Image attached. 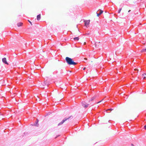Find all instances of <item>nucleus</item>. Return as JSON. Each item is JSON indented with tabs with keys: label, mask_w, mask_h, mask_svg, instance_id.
I'll return each mask as SVG.
<instances>
[{
	"label": "nucleus",
	"mask_w": 146,
	"mask_h": 146,
	"mask_svg": "<svg viewBox=\"0 0 146 146\" xmlns=\"http://www.w3.org/2000/svg\"><path fill=\"white\" fill-rule=\"evenodd\" d=\"M22 24H23V23H17V25L18 27H19L21 26Z\"/></svg>",
	"instance_id": "ddd939ff"
},
{
	"label": "nucleus",
	"mask_w": 146,
	"mask_h": 146,
	"mask_svg": "<svg viewBox=\"0 0 146 146\" xmlns=\"http://www.w3.org/2000/svg\"><path fill=\"white\" fill-rule=\"evenodd\" d=\"M131 11V10H129L128 11V12L129 13V12H130Z\"/></svg>",
	"instance_id": "b1692460"
},
{
	"label": "nucleus",
	"mask_w": 146,
	"mask_h": 146,
	"mask_svg": "<svg viewBox=\"0 0 146 146\" xmlns=\"http://www.w3.org/2000/svg\"><path fill=\"white\" fill-rule=\"evenodd\" d=\"M113 110V109H112V108H110V109H107L106 111H112V110Z\"/></svg>",
	"instance_id": "2eb2a0df"
},
{
	"label": "nucleus",
	"mask_w": 146,
	"mask_h": 146,
	"mask_svg": "<svg viewBox=\"0 0 146 146\" xmlns=\"http://www.w3.org/2000/svg\"><path fill=\"white\" fill-rule=\"evenodd\" d=\"M90 21V20H84V23L85 26L88 27V25L89 24Z\"/></svg>",
	"instance_id": "7ed1b4c3"
},
{
	"label": "nucleus",
	"mask_w": 146,
	"mask_h": 146,
	"mask_svg": "<svg viewBox=\"0 0 146 146\" xmlns=\"http://www.w3.org/2000/svg\"><path fill=\"white\" fill-rule=\"evenodd\" d=\"M121 9H122L121 8H120L119 9V10L118 11V13H119L120 12V11L121 10Z\"/></svg>",
	"instance_id": "f3484780"
},
{
	"label": "nucleus",
	"mask_w": 146,
	"mask_h": 146,
	"mask_svg": "<svg viewBox=\"0 0 146 146\" xmlns=\"http://www.w3.org/2000/svg\"><path fill=\"white\" fill-rule=\"evenodd\" d=\"M89 34H90V33H87V34L88 35H89Z\"/></svg>",
	"instance_id": "393cba45"
},
{
	"label": "nucleus",
	"mask_w": 146,
	"mask_h": 146,
	"mask_svg": "<svg viewBox=\"0 0 146 146\" xmlns=\"http://www.w3.org/2000/svg\"><path fill=\"white\" fill-rule=\"evenodd\" d=\"M79 38L78 37H75L74 38V40L75 41H78L79 40Z\"/></svg>",
	"instance_id": "9d476101"
},
{
	"label": "nucleus",
	"mask_w": 146,
	"mask_h": 146,
	"mask_svg": "<svg viewBox=\"0 0 146 146\" xmlns=\"http://www.w3.org/2000/svg\"><path fill=\"white\" fill-rule=\"evenodd\" d=\"M144 128L145 129H146V125L144 126Z\"/></svg>",
	"instance_id": "aec40b11"
},
{
	"label": "nucleus",
	"mask_w": 146,
	"mask_h": 146,
	"mask_svg": "<svg viewBox=\"0 0 146 146\" xmlns=\"http://www.w3.org/2000/svg\"><path fill=\"white\" fill-rule=\"evenodd\" d=\"M58 136H59V135H58V136H57L55 137V138L56 139V138H57V137Z\"/></svg>",
	"instance_id": "5701e85b"
},
{
	"label": "nucleus",
	"mask_w": 146,
	"mask_h": 146,
	"mask_svg": "<svg viewBox=\"0 0 146 146\" xmlns=\"http://www.w3.org/2000/svg\"><path fill=\"white\" fill-rule=\"evenodd\" d=\"M101 101H100V102H98V103H100V102H101Z\"/></svg>",
	"instance_id": "bb28decb"
},
{
	"label": "nucleus",
	"mask_w": 146,
	"mask_h": 146,
	"mask_svg": "<svg viewBox=\"0 0 146 146\" xmlns=\"http://www.w3.org/2000/svg\"><path fill=\"white\" fill-rule=\"evenodd\" d=\"M2 60L4 64H7V65H9V63L7 62V61L6 58H2Z\"/></svg>",
	"instance_id": "423d86ee"
},
{
	"label": "nucleus",
	"mask_w": 146,
	"mask_h": 146,
	"mask_svg": "<svg viewBox=\"0 0 146 146\" xmlns=\"http://www.w3.org/2000/svg\"><path fill=\"white\" fill-rule=\"evenodd\" d=\"M146 52V48L143 49L141 51V52Z\"/></svg>",
	"instance_id": "4468645a"
},
{
	"label": "nucleus",
	"mask_w": 146,
	"mask_h": 146,
	"mask_svg": "<svg viewBox=\"0 0 146 146\" xmlns=\"http://www.w3.org/2000/svg\"><path fill=\"white\" fill-rule=\"evenodd\" d=\"M81 104L82 106L85 108H88L89 105V104H87L86 102L84 101L82 102H81Z\"/></svg>",
	"instance_id": "f03ea898"
},
{
	"label": "nucleus",
	"mask_w": 146,
	"mask_h": 146,
	"mask_svg": "<svg viewBox=\"0 0 146 146\" xmlns=\"http://www.w3.org/2000/svg\"><path fill=\"white\" fill-rule=\"evenodd\" d=\"M38 121L39 120L38 119H36V121L34 122L33 124H31V125H32L33 126H35L38 127L39 125V124L38 123Z\"/></svg>",
	"instance_id": "20e7f679"
},
{
	"label": "nucleus",
	"mask_w": 146,
	"mask_h": 146,
	"mask_svg": "<svg viewBox=\"0 0 146 146\" xmlns=\"http://www.w3.org/2000/svg\"><path fill=\"white\" fill-rule=\"evenodd\" d=\"M86 69V68L85 67H84V68H83V70H85V69Z\"/></svg>",
	"instance_id": "4be33fe9"
},
{
	"label": "nucleus",
	"mask_w": 146,
	"mask_h": 146,
	"mask_svg": "<svg viewBox=\"0 0 146 146\" xmlns=\"http://www.w3.org/2000/svg\"><path fill=\"white\" fill-rule=\"evenodd\" d=\"M70 118V117H69L68 118H64V119H63L62 121L61 122H62V123H63L64 122L66 121L67 119H69Z\"/></svg>",
	"instance_id": "6e6552de"
},
{
	"label": "nucleus",
	"mask_w": 146,
	"mask_h": 146,
	"mask_svg": "<svg viewBox=\"0 0 146 146\" xmlns=\"http://www.w3.org/2000/svg\"><path fill=\"white\" fill-rule=\"evenodd\" d=\"M29 134V133L28 132H24L23 135H22L23 136H24L26 135H28Z\"/></svg>",
	"instance_id": "f8f14e48"
},
{
	"label": "nucleus",
	"mask_w": 146,
	"mask_h": 146,
	"mask_svg": "<svg viewBox=\"0 0 146 146\" xmlns=\"http://www.w3.org/2000/svg\"><path fill=\"white\" fill-rule=\"evenodd\" d=\"M96 98V97H95V96H94L93 97H92L91 99H90L89 101V102H90V101H93V100H94Z\"/></svg>",
	"instance_id": "9b49d317"
},
{
	"label": "nucleus",
	"mask_w": 146,
	"mask_h": 146,
	"mask_svg": "<svg viewBox=\"0 0 146 146\" xmlns=\"http://www.w3.org/2000/svg\"><path fill=\"white\" fill-rule=\"evenodd\" d=\"M146 79V76H144L143 77V79Z\"/></svg>",
	"instance_id": "412c9836"
},
{
	"label": "nucleus",
	"mask_w": 146,
	"mask_h": 146,
	"mask_svg": "<svg viewBox=\"0 0 146 146\" xmlns=\"http://www.w3.org/2000/svg\"><path fill=\"white\" fill-rule=\"evenodd\" d=\"M41 18V15L40 14L38 15L37 16V20L38 21H39Z\"/></svg>",
	"instance_id": "0eeeda50"
},
{
	"label": "nucleus",
	"mask_w": 146,
	"mask_h": 146,
	"mask_svg": "<svg viewBox=\"0 0 146 146\" xmlns=\"http://www.w3.org/2000/svg\"><path fill=\"white\" fill-rule=\"evenodd\" d=\"M110 120H109V122H110Z\"/></svg>",
	"instance_id": "cd10ccee"
},
{
	"label": "nucleus",
	"mask_w": 146,
	"mask_h": 146,
	"mask_svg": "<svg viewBox=\"0 0 146 146\" xmlns=\"http://www.w3.org/2000/svg\"><path fill=\"white\" fill-rule=\"evenodd\" d=\"M70 118V117H69L68 118H64V119H63L62 121L61 122H62V123H63L64 122L66 121L67 119H69Z\"/></svg>",
	"instance_id": "1a4fd4ad"
},
{
	"label": "nucleus",
	"mask_w": 146,
	"mask_h": 146,
	"mask_svg": "<svg viewBox=\"0 0 146 146\" xmlns=\"http://www.w3.org/2000/svg\"><path fill=\"white\" fill-rule=\"evenodd\" d=\"M65 60L66 62L68 65H75L77 64V63L74 61V60L72 58L68 57H66L65 58Z\"/></svg>",
	"instance_id": "f257e3e1"
},
{
	"label": "nucleus",
	"mask_w": 146,
	"mask_h": 146,
	"mask_svg": "<svg viewBox=\"0 0 146 146\" xmlns=\"http://www.w3.org/2000/svg\"><path fill=\"white\" fill-rule=\"evenodd\" d=\"M63 123H62V122L61 121V122H60V123H59L58 125V126H59L60 125H62V124H63Z\"/></svg>",
	"instance_id": "dca6fc26"
},
{
	"label": "nucleus",
	"mask_w": 146,
	"mask_h": 146,
	"mask_svg": "<svg viewBox=\"0 0 146 146\" xmlns=\"http://www.w3.org/2000/svg\"><path fill=\"white\" fill-rule=\"evenodd\" d=\"M131 145L132 146H133V145H134L133 144H131Z\"/></svg>",
	"instance_id": "a878e982"
},
{
	"label": "nucleus",
	"mask_w": 146,
	"mask_h": 146,
	"mask_svg": "<svg viewBox=\"0 0 146 146\" xmlns=\"http://www.w3.org/2000/svg\"><path fill=\"white\" fill-rule=\"evenodd\" d=\"M103 12V11L101 10H99L97 12V15L98 17H99L102 14Z\"/></svg>",
	"instance_id": "39448f33"
},
{
	"label": "nucleus",
	"mask_w": 146,
	"mask_h": 146,
	"mask_svg": "<svg viewBox=\"0 0 146 146\" xmlns=\"http://www.w3.org/2000/svg\"><path fill=\"white\" fill-rule=\"evenodd\" d=\"M29 22L31 24V25H32V22H31V21H29Z\"/></svg>",
	"instance_id": "6ab92c4d"
},
{
	"label": "nucleus",
	"mask_w": 146,
	"mask_h": 146,
	"mask_svg": "<svg viewBox=\"0 0 146 146\" xmlns=\"http://www.w3.org/2000/svg\"><path fill=\"white\" fill-rule=\"evenodd\" d=\"M145 75H146V73H144L142 75V76H144Z\"/></svg>",
	"instance_id": "a211bd4d"
}]
</instances>
